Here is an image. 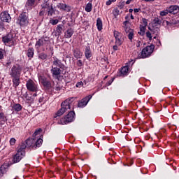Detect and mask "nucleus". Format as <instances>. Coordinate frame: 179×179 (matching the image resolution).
I'll list each match as a JSON object with an SVG mask.
<instances>
[{"mask_svg":"<svg viewBox=\"0 0 179 179\" xmlns=\"http://www.w3.org/2000/svg\"><path fill=\"white\" fill-rule=\"evenodd\" d=\"M74 100L75 99L70 98L62 102L61 104V109H59L57 113V117H61V115H62L64 113L67 112L69 114L66 116V118H67V121H69V122H72V121H73L75 119V112L71 110V106L72 103H73Z\"/></svg>","mask_w":179,"mask_h":179,"instance_id":"1","label":"nucleus"},{"mask_svg":"<svg viewBox=\"0 0 179 179\" xmlns=\"http://www.w3.org/2000/svg\"><path fill=\"white\" fill-rule=\"evenodd\" d=\"M24 156H26V144L21 143V145L18 146L17 153L13 156V163H19Z\"/></svg>","mask_w":179,"mask_h":179,"instance_id":"2","label":"nucleus"},{"mask_svg":"<svg viewBox=\"0 0 179 179\" xmlns=\"http://www.w3.org/2000/svg\"><path fill=\"white\" fill-rule=\"evenodd\" d=\"M2 41L8 47H14L16 45V38L12 34H8L2 38Z\"/></svg>","mask_w":179,"mask_h":179,"instance_id":"3","label":"nucleus"},{"mask_svg":"<svg viewBox=\"0 0 179 179\" xmlns=\"http://www.w3.org/2000/svg\"><path fill=\"white\" fill-rule=\"evenodd\" d=\"M33 138L35 140L34 148H40L43 145V136H41V129H39L33 134Z\"/></svg>","mask_w":179,"mask_h":179,"instance_id":"4","label":"nucleus"},{"mask_svg":"<svg viewBox=\"0 0 179 179\" xmlns=\"http://www.w3.org/2000/svg\"><path fill=\"white\" fill-rule=\"evenodd\" d=\"M123 28L127 34L129 40L132 41V38H134V29H131V22H129V21H124L123 22Z\"/></svg>","mask_w":179,"mask_h":179,"instance_id":"5","label":"nucleus"},{"mask_svg":"<svg viewBox=\"0 0 179 179\" xmlns=\"http://www.w3.org/2000/svg\"><path fill=\"white\" fill-rule=\"evenodd\" d=\"M155 50V45H150L147 47H145L143 50L141 51V54L138 56L139 58H148V57H150L152 55V53Z\"/></svg>","mask_w":179,"mask_h":179,"instance_id":"6","label":"nucleus"},{"mask_svg":"<svg viewBox=\"0 0 179 179\" xmlns=\"http://www.w3.org/2000/svg\"><path fill=\"white\" fill-rule=\"evenodd\" d=\"M50 44V37L43 36L35 44L36 50H40V47H47Z\"/></svg>","mask_w":179,"mask_h":179,"instance_id":"7","label":"nucleus"},{"mask_svg":"<svg viewBox=\"0 0 179 179\" xmlns=\"http://www.w3.org/2000/svg\"><path fill=\"white\" fill-rule=\"evenodd\" d=\"M26 87L29 92H36L38 90V85L31 79L27 81Z\"/></svg>","mask_w":179,"mask_h":179,"instance_id":"8","label":"nucleus"},{"mask_svg":"<svg viewBox=\"0 0 179 179\" xmlns=\"http://www.w3.org/2000/svg\"><path fill=\"white\" fill-rule=\"evenodd\" d=\"M20 73H22V66H13L10 71L11 78H20Z\"/></svg>","mask_w":179,"mask_h":179,"instance_id":"9","label":"nucleus"},{"mask_svg":"<svg viewBox=\"0 0 179 179\" xmlns=\"http://www.w3.org/2000/svg\"><path fill=\"white\" fill-rule=\"evenodd\" d=\"M17 22L21 26H27L29 24V16L26 13L20 15Z\"/></svg>","mask_w":179,"mask_h":179,"instance_id":"10","label":"nucleus"},{"mask_svg":"<svg viewBox=\"0 0 179 179\" xmlns=\"http://www.w3.org/2000/svg\"><path fill=\"white\" fill-rule=\"evenodd\" d=\"M113 34L115 38V44L117 45H122V43H124V35L117 31H114Z\"/></svg>","mask_w":179,"mask_h":179,"instance_id":"11","label":"nucleus"},{"mask_svg":"<svg viewBox=\"0 0 179 179\" xmlns=\"http://www.w3.org/2000/svg\"><path fill=\"white\" fill-rule=\"evenodd\" d=\"M0 19L1 22H5L6 23H10L12 20L10 15H9L6 11H4L0 14Z\"/></svg>","mask_w":179,"mask_h":179,"instance_id":"12","label":"nucleus"},{"mask_svg":"<svg viewBox=\"0 0 179 179\" xmlns=\"http://www.w3.org/2000/svg\"><path fill=\"white\" fill-rule=\"evenodd\" d=\"M52 76L55 78V79H59V76H61V69L57 67L52 66L51 69Z\"/></svg>","mask_w":179,"mask_h":179,"instance_id":"13","label":"nucleus"},{"mask_svg":"<svg viewBox=\"0 0 179 179\" xmlns=\"http://www.w3.org/2000/svg\"><path fill=\"white\" fill-rule=\"evenodd\" d=\"M90 99H92V95H89L86 96L85 98H83L81 101L78 102V107H86L87 106V103L90 101Z\"/></svg>","mask_w":179,"mask_h":179,"instance_id":"14","label":"nucleus"},{"mask_svg":"<svg viewBox=\"0 0 179 179\" xmlns=\"http://www.w3.org/2000/svg\"><path fill=\"white\" fill-rule=\"evenodd\" d=\"M48 8H49V3L47 2L43 3L41 5V11L39 12V15L44 16V15H45V13L48 11Z\"/></svg>","mask_w":179,"mask_h":179,"instance_id":"15","label":"nucleus"},{"mask_svg":"<svg viewBox=\"0 0 179 179\" xmlns=\"http://www.w3.org/2000/svg\"><path fill=\"white\" fill-rule=\"evenodd\" d=\"M21 143H24L26 148H34V143H36V140L34 139V137H33V138H29L25 142Z\"/></svg>","mask_w":179,"mask_h":179,"instance_id":"16","label":"nucleus"},{"mask_svg":"<svg viewBox=\"0 0 179 179\" xmlns=\"http://www.w3.org/2000/svg\"><path fill=\"white\" fill-rule=\"evenodd\" d=\"M57 7L60 9V10H64L66 12H71V7L66 4L62 3H59Z\"/></svg>","mask_w":179,"mask_h":179,"instance_id":"17","label":"nucleus"},{"mask_svg":"<svg viewBox=\"0 0 179 179\" xmlns=\"http://www.w3.org/2000/svg\"><path fill=\"white\" fill-rule=\"evenodd\" d=\"M168 10L169 13H172L173 15H176V13H178L179 6H171L168 8Z\"/></svg>","mask_w":179,"mask_h":179,"instance_id":"18","label":"nucleus"},{"mask_svg":"<svg viewBox=\"0 0 179 179\" xmlns=\"http://www.w3.org/2000/svg\"><path fill=\"white\" fill-rule=\"evenodd\" d=\"M120 76H127L129 73V67L128 66H124L121 69Z\"/></svg>","mask_w":179,"mask_h":179,"instance_id":"19","label":"nucleus"},{"mask_svg":"<svg viewBox=\"0 0 179 179\" xmlns=\"http://www.w3.org/2000/svg\"><path fill=\"white\" fill-rule=\"evenodd\" d=\"M54 61H53V66H58V68H64V64H62V62L61 60H59L57 57H53Z\"/></svg>","mask_w":179,"mask_h":179,"instance_id":"20","label":"nucleus"},{"mask_svg":"<svg viewBox=\"0 0 179 179\" xmlns=\"http://www.w3.org/2000/svg\"><path fill=\"white\" fill-rule=\"evenodd\" d=\"M13 78V86L17 87L20 85V77H12Z\"/></svg>","mask_w":179,"mask_h":179,"instance_id":"21","label":"nucleus"},{"mask_svg":"<svg viewBox=\"0 0 179 179\" xmlns=\"http://www.w3.org/2000/svg\"><path fill=\"white\" fill-rule=\"evenodd\" d=\"M73 55L75 58L79 59V58H82V57L83 56V53H82L78 49H76L73 51Z\"/></svg>","mask_w":179,"mask_h":179,"instance_id":"22","label":"nucleus"},{"mask_svg":"<svg viewBox=\"0 0 179 179\" xmlns=\"http://www.w3.org/2000/svg\"><path fill=\"white\" fill-rule=\"evenodd\" d=\"M64 36H65L66 38H71V37H72V36H73V29H72L71 28L67 29L65 31Z\"/></svg>","mask_w":179,"mask_h":179,"instance_id":"23","label":"nucleus"},{"mask_svg":"<svg viewBox=\"0 0 179 179\" xmlns=\"http://www.w3.org/2000/svg\"><path fill=\"white\" fill-rule=\"evenodd\" d=\"M27 55L29 59H31L34 57V49L33 48H29L27 50Z\"/></svg>","mask_w":179,"mask_h":179,"instance_id":"24","label":"nucleus"},{"mask_svg":"<svg viewBox=\"0 0 179 179\" xmlns=\"http://www.w3.org/2000/svg\"><path fill=\"white\" fill-rule=\"evenodd\" d=\"M96 27H97V29L99 31H101V30H103V21H101V19L97 18V20H96Z\"/></svg>","mask_w":179,"mask_h":179,"instance_id":"25","label":"nucleus"},{"mask_svg":"<svg viewBox=\"0 0 179 179\" xmlns=\"http://www.w3.org/2000/svg\"><path fill=\"white\" fill-rule=\"evenodd\" d=\"M22 105H20V103H15L13 105V110H14V111H16V113L22 111Z\"/></svg>","mask_w":179,"mask_h":179,"instance_id":"26","label":"nucleus"},{"mask_svg":"<svg viewBox=\"0 0 179 179\" xmlns=\"http://www.w3.org/2000/svg\"><path fill=\"white\" fill-rule=\"evenodd\" d=\"M6 171V165H1L0 167V178L3 177V174H5Z\"/></svg>","mask_w":179,"mask_h":179,"instance_id":"27","label":"nucleus"},{"mask_svg":"<svg viewBox=\"0 0 179 179\" xmlns=\"http://www.w3.org/2000/svg\"><path fill=\"white\" fill-rule=\"evenodd\" d=\"M85 55L87 59H89L90 58L92 57V51L90 50V48H86Z\"/></svg>","mask_w":179,"mask_h":179,"instance_id":"28","label":"nucleus"},{"mask_svg":"<svg viewBox=\"0 0 179 179\" xmlns=\"http://www.w3.org/2000/svg\"><path fill=\"white\" fill-rule=\"evenodd\" d=\"M39 80H40V82H41V83H42V85H43V86H46L47 87H50L51 84L45 78H39Z\"/></svg>","mask_w":179,"mask_h":179,"instance_id":"29","label":"nucleus"},{"mask_svg":"<svg viewBox=\"0 0 179 179\" xmlns=\"http://www.w3.org/2000/svg\"><path fill=\"white\" fill-rule=\"evenodd\" d=\"M58 124H60L61 125H66V124H69V122L68 121V119L65 117H62L59 122Z\"/></svg>","mask_w":179,"mask_h":179,"instance_id":"30","label":"nucleus"},{"mask_svg":"<svg viewBox=\"0 0 179 179\" xmlns=\"http://www.w3.org/2000/svg\"><path fill=\"white\" fill-rule=\"evenodd\" d=\"M55 13V10H54V8H52V6H50L49 4V8H48V16H52Z\"/></svg>","mask_w":179,"mask_h":179,"instance_id":"31","label":"nucleus"},{"mask_svg":"<svg viewBox=\"0 0 179 179\" xmlns=\"http://www.w3.org/2000/svg\"><path fill=\"white\" fill-rule=\"evenodd\" d=\"M35 3H36V0H27L26 3V6L28 8H31V6H34Z\"/></svg>","mask_w":179,"mask_h":179,"instance_id":"32","label":"nucleus"},{"mask_svg":"<svg viewBox=\"0 0 179 179\" xmlns=\"http://www.w3.org/2000/svg\"><path fill=\"white\" fill-rule=\"evenodd\" d=\"M145 30H146V27L140 26V31H138V34H140V36H145Z\"/></svg>","mask_w":179,"mask_h":179,"instance_id":"33","label":"nucleus"},{"mask_svg":"<svg viewBox=\"0 0 179 179\" xmlns=\"http://www.w3.org/2000/svg\"><path fill=\"white\" fill-rule=\"evenodd\" d=\"M38 59H43V60L47 59V54L44 52H41L38 54Z\"/></svg>","mask_w":179,"mask_h":179,"instance_id":"34","label":"nucleus"},{"mask_svg":"<svg viewBox=\"0 0 179 179\" xmlns=\"http://www.w3.org/2000/svg\"><path fill=\"white\" fill-rule=\"evenodd\" d=\"M86 12H92V3H88L85 6Z\"/></svg>","mask_w":179,"mask_h":179,"instance_id":"35","label":"nucleus"},{"mask_svg":"<svg viewBox=\"0 0 179 179\" xmlns=\"http://www.w3.org/2000/svg\"><path fill=\"white\" fill-rule=\"evenodd\" d=\"M169 13V8H167L166 10L160 12V16H167Z\"/></svg>","mask_w":179,"mask_h":179,"instance_id":"36","label":"nucleus"},{"mask_svg":"<svg viewBox=\"0 0 179 179\" xmlns=\"http://www.w3.org/2000/svg\"><path fill=\"white\" fill-rule=\"evenodd\" d=\"M59 22V21L57 19H56V20L52 19L50 20V24H52L53 26H55V24H58Z\"/></svg>","mask_w":179,"mask_h":179,"instance_id":"37","label":"nucleus"},{"mask_svg":"<svg viewBox=\"0 0 179 179\" xmlns=\"http://www.w3.org/2000/svg\"><path fill=\"white\" fill-rule=\"evenodd\" d=\"M15 143H16V139L15 138H11L10 139V145L14 146Z\"/></svg>","mask_w":179,"mask_h":179,"instance_id":"38","label":"nucleus"},{"mask_svg":"<svg viewBox=\"0 0 179 179\" xmlns=\"http://www.w3.org/2000/svg\"><path fill=\"white\" fill-rule=\"evenodd\" d=\"M6 118L5 113L0 112V120H1V121H5Z\"/></svg>","mask_w":179,"mask_h":179,"instance_id":"39","label":"nucleus"},{"mask_svg":"<svg viewBox=\"0 0 179 179\" xmlns=\"http://www.w3.org/2000/svg\"><path fill=\"white\" fill-rule=\"evenodd\" d=\"M154 23L155 24H162V21L160 20V19L157 17V18H155Z\"/></svg>","mask_w":179,"mask_h":179,"instance_id":"40","label":"nucleus"},{"mask_svg":"<svg viewBox=\"0 0 179 179\" xmlns=\"http://www.w3.org/2000/svg\"><path fill=\"white\" fill-rule=\"evenodd\" d=\"M5 54V50H0V59H3V55Z\"/></svg>","mask_w":179,"mask_h":179,"instance_id":"41","label":"nucleus"},{"mask_svg":"<svg viewBox=\"0 0 179 179\" xmlns=\"http://www.w3.org/2000/svg\"><path fill=\"white\" fill-rule=\"evenodd\" d=\"M146 37H148V38H149V40H152V33H150V31H147L146 32Z\"/></svg>","mask_w":179,"mask_h":179,"instance_id":"42","label":"nucleus"},{"mask_svg":"<svg viewBox=\"0 0 179 179\" xmlns=\"http://www.w3.org/2000/svg\"><path fill=\"white\" fill-rule=\"evenodd\" d=\"M142 22L144 27H146V26H148V20H146L145 18L142 19Z\"/></svg>","mask_w":179,"mask_h":179,"instance_id":"43","label":"nucleus"},{"mask_svg":"<svg viewBox=\"0 0 179 179\" xmlns=\"http://www.w3.org/2000/svg\"><path fill=\"white\" fill-rule=\"evenodd\" d=\"M77 65L78 66H83V62H82L80 59H78L77 61Z\"/></svg>","mask_w":179,"mask_h":179,"instance_id":"44","label":"nucleus"},{"mask_svg":"<svg viewBox=\"0 0 179 179\" xmlns=\"http://www.w3.org/2000/svg\"><path fill=\"white\" fill-rule=\"evenodd\" d=\"M136 47H140L142 45V40L138 39L137 41V43H136Z\"/></svg>","mask_w":179,"mask_h":179,"instance_id":"45","label":"nucleus"},{"mask_svg":"<svg viewBox=\"0 0 179 179\" xmlns=\"http://www.w3.org/2000/svg\"><path fill=\"white\" fill-rule=\"evenodd\" d=\"M57 33H61V31H62V26L57 25Z\"/></svg>","mask_w":179,"mask_h":179,"instance_id":"46","label":"nucleus"},{"mask_svg":"<svg viewBox=\"0 0 179 179\" xmlns=\"http://www.w3.org/2000/svg\"><path fill=\"white\" fill-rule=\"evenodd\" d=\"M82 86H83V82L80 81L77 83L76 87H82Z\"/></svg>","mask_w":179,"mask_h":179,"instance_id":"47","label":"nucleus"},{"mask_svg":"<svg viewBox=\"0 0 179 179\" xmlns=\"http://www.w3.org/2000/svg\"><path fill=\"white\" fill-rule=\"evenodd\" d=\"M5 29V27H3V24L2 22H0V31H3Z\"/></svg>","mask_w":179,"mask_h":179,"instance_id":"48","label":"nucleus"},{"mask_svg":"<svg viewBox=\"0 0 179 179\" xmlns=\"http://www.w3.org/2000/svg\"><path fill=\"white\" fill-rule=\"evenodd\" d=\"M118 47H120V45L115 44L113 46V50H114L115 51H118Z\"/></svg>","mask_w":179,"mask_h":179,"instance_id":"49","label":"nucleus"},{"mask_svg":"<svg viewBox=\"0 0 179 179\" xmlns=\"http://www.w3.org/2000/svg\"><path fill=\"white\" fill-rule=\"evenodd\" d=\"M113 82H114V78H112L110 80H109L108 83H106V86H110V85H111V83H113Z\"/></svg>","mask_w":179,"mask_h":179,"instance_id":"50","label":"nucleus"},{"mask_svg":"<svg viewBox=\"0 0 179 179\" xmlns=\"http://www.w3.org/2000/svg\"><path fill=\"white\" fill-rule=\"evenodd\" d=\"M113 2V1H112L111 0H108L106 2V5H107V6H110V5H111Z\"/></svg>","mask_w":179,"mask_h":179,"instance_id":"51","label":"nucleus"},{"mask_svg":"<svg viewBox=\"0 0 179 179\" xmlns=\"http://www.w3.org/2000/svg\"><path fill=\"white\" fill-rule=\"evenodd\" d=\"M134 13H138V12H141V8H135L134 10Z\"/></svg>","mask_w":179,"mask_h":179,"instance_id":"52","label":"nucleus"},{"mask_svg":"<svg viewBox=\"0 0 179 179\" xmlns=\"http://www.w3.org/2000/svg\"><path fill=\"white\" fill-rule=\"evenodd\" d=\"M157 45H158V47H159V45H162V43L160 42V40H157Z\"/></svg>","mask_w":179,"mask_h":179,"instance_id":"53","label":"nucleus"},{"mask_svg":"<svg viewBox=\"0 0 179 179\" xmlns=\"http://www.w3.org/2000/svg\"><path fill=\"white\" fill-rule=\"evenodd\" d=\"M131 0H127V1H126V5H129V3H131Z\"/></svg>","mask_w":179,"mask_h":179,"instance_id":"54","label":"nucleus"},{"mask_svg":"<svg viewBox=\"0 0 179 179\" xmlns=\"http://www.w3.org/2000/svg\"><path fill=\"white\" fill-rule=\"evenodd\" d=\"M145 2H155V0H145Z\"/></svg>","mask_w":179,"mask_h":179,"instance_id":"55","label":"nucleus"},{"mask_svg":"<svg viewBox=\"0 0 179 179\" xmlns=\"http://www.w3.org/2000/svg\"><path fill=\"white\" fill-rule=\"evenodd\" d=\"M129 13H132L134 12V10L132 8L129 9Z\"/></svg>","mask_w":179,"mask_h":179,"instance_id":"56","label":"nucleus"},{"mask_svg":"<svg viewBox=\"0 0 179 179\" xmlns=\"http://www.w3.org/2000/svg\"><path fill=\"white\" fill-rule=\"evenodd\" d=\"M130 17H131V19L132 20H134V15H132V14H131Z\"/></svg>","mask_w":179,"mask_h":179,"instance_id":"57","label":"nucleus"},{"mask_svg":"<svg viewBox=\"0 0 179 179\" xmlns=\"http://www.w3.org/2000/svg\"><path fill=\"white\" fill-rule=\"evenodd\" d=\"M117 0H111L112 2H115Z\"/></svg>","mask_w":179,"mask_h":179,"instance_id":"58","label":"nucleus"},{"mask_svg":"<svg viewBox=\"0 0 179 179\" xmlns=\"http://www.w3.org/2000/svg\"><path fill=\"white\" fill-rule=\"evenodd\" d=\"M107 78H108V76H106V77L104 78V79H107Z\"/></svg>","mask_w":179,"mask_h":179,"instance_id":"59","label":"nucleus"},{"mask_svg":"<svg viewBox=\"0 0 179 179\" xmlns=\"http://www.w3.org/2000/svg\"><path fill=\"white\" fill-rule=\"evenodd\" d=\"M27 100H30V98H27Z\"/></svg>","mask_w":179,"mask_h":179,"instance_id":"60","label":"nucleus"},{"mask_svg":"<svg viewBox=\"0 0 179 179\" xmlns=\"http://www.w3.org/2000/svg\"><path fill=\"white\" fill-rule=\"evenodd\" d=\"M116 12H120V10H116Z\"/></svg>","mask_w":179,"mask_h":179,"instance_id":"61","label":"nucleus"},{"mask_svg":"<svg viewBox=\"0 0 179 179\" xmlns=\"http://www.w3.org/2000/svg\"><path fill=\"white\" fill-rule=\"evenodd\" d=\"M34 96H37V94H34Z\"/></svg>","mask_w":179,"mask_h":179,"instance_id":"62","label":"nucleus"},{"mask_svg":"<svg viewBox=\"0 0 179 179\" xmlns=\"http://www.w3.org/2000/svg\"><path fill=\"white\" fill-rule=\"evenodd\" d=\"M1 106H0V110H1Z\"/></svg>","mask_w":179,"mask_h":179,"instance_id":"63","label":"nucleus"},{"mask_svg":"<svg viewBox=\"0 0 179 179\" xmlns=\"http://www.w3.org/2000/svg\"><path fill=\"white\" fill-rule=\"evenodd\" d=\"M78 1H82V0H78Z\"/></svg>","mask_w":179,"mask_h":179,"instance_id":"64","label":"nucleus"}]
</instances>
